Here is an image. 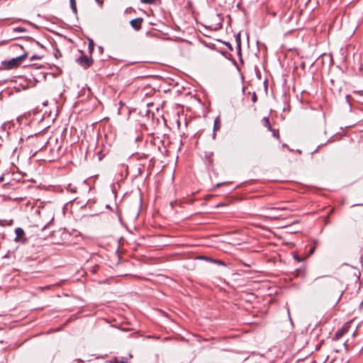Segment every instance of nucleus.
<instances>
[{
    "label": "nucleus",
    "mask_w": 363,
    "mask_h": 363,
    "mask_svg": "<svg viewBox=\"0 0 363 363\" xmlns=\"http://www.w3.org/2000/svg\"><path fill=\"white\" fill-rule=\"evenodd\" d=\"M294 258L296 261H298V262H302V261L303 260V258H301V257H299V256H298V255H296V254H294Z\"/></svg>",
    "instance_id": "f3484780"
},
{
    "label": "nucleus",
    "mask_w": 363,
    "mask_h": 363,
    "mask_svg": "<svg viewBox=\"0 0 363 363\" xmlns=\"http://www.w3.org/2000/svg\"><path fill=\"white\" fill-rule=\"evenodd\" d=\"M220 206H223V204L222 203L218 204L217 207H218Z\"/></svg>",
    "instance_id": "7c9ffc66"
},
{
    "label": "nucleus",
    "mask_w": 363,
    "mask_h": 363,
    "mask_svg": "<svg viewBox=\"0 0 363 363\" xmlns=\"http://www.w3.org/2000/svg\"><path fill=\"white\" fill-rule=\"evenodd\" d=\"M262 125L266 127L269 130H272L269 119L268 117H264L262 120Z\"/></svg>",
    "instance_id": "0eeeda50"
},
{
    "label": "nucleus",
    "mask_w": 363,
    "mask_h": 363,
    "mask_svg": "<svg viewBox=\"0 0 363 363\" xmlns=\"http://www.w3.org/2000/svg\"><path fill=\"white\" fill-rule=\"evenodd\" d=\"M30 41L32 44H35V45L39 46L40 48L45 49V47L42 44H40L39 42H38L32 38L30 39Z\"/></svg>",
    "instance_id": "f8f14e48"
},
{
    "label": "nucleus",
    "mask_w": 363,
    "mask_h": 363,
    "mask_svg": "<svg viewBox=\"0 0 363 363\" xmlns=\"http://www.w3.org/2000/svg\"><path fill=\"white\" fill-rule=\"evenodd\" d=\"M223 43L230 50H233V46L229 42H223Z\"/></svg>",
    "instance_id": "4be33fe9"
},
{
    "label": "nucleus",
    "mask_w": 363,
    "mask_h": 363,
    "mask_svg": "<svg viewBox=\"0 0 363 363\" xmlns=\"http://www.w3.org/2000/svg\"><path fill=\"white\" fill-rule=\"evenodd\" d=\"M235 40H236V46H237L238 45H241V40H240V34H238V35H236V39H235Z\"/></svg>",
    "instance_id": "a211bd4d"
},
{
    "label": "nucleus",
    "mask_w": 363,
    "mask_h": 363,
    "mask_svg": "<svg viewBox=\"0 0 363 363\" xmlns=\"http://www.w3.org/2000/svg\"><path fill=\"white\" fill-rule=\"evenodd\" d=\"M41 57L37 55H33V56H31L30 57V61H33V60H39L40 59Z\"/></svg>",
    "instance_id": "412c9836"
},
{
    "label": "nucleus",
    "mask_w": 363,
    "mask_h": 363,
    "mask_svg": "<svg viewBox=\"0 0 363 363\" xmlns=\"http://www.w3.org/2000/svg\"><path fill=\"white\" fill-rule=\"evenodd\" d=\"M257 96L256 93H255V92H254V93L252 94V101L253 103H255V102H257Z\"/></svg>",
    "instance_id": "6ab92c4d"
},
{
    "label": "nucleus",
    "mask_w": 363,
    "mask_h": 363,
    "mask_svg": "<svg viewBox=\"0 0 363 363\" xmlns=\"http://www.w3.org/2000/svg\"><path fill=\"white\" fill-rule=\"evenodd\" d=\"M110 363H128L126 361L124 360L123 357L119 358V357H114L111 360L109 361Z\"/></svg>",
    "instance_id": "6e6552de"
},
{
    "label": "nucleus",
    "mask_w": 363,
    "mask_h": 363,
    "mask_svg": "<svg viewBox=\"0 0 363 363\" xmlns=\"http://www.w3.org/2000/svg\"><path fill=\"white\" fill-rule=\"evenodd\" d=\"M16 238H14L15 242H20L25 243L27 241V239L23 238L25 235V232L21 228H16L15 229Z\"/></svg>",
    "instance_id": "20e7f679"
},
{
    "label": "nucleus",
    "mask_w": 363,
    "mask_h": 363,
    "mask_svg": "<svg viewBox=\"0 0 363 363\" xmlns=\"http://www.w3.org/2000/svg\"><path fill=\"white\" fill-rule=\"evenodd\" d=\"M216 134L215 131H213V138H216Z\"/></svg>",
    "instance_id": "cd10ccee"
},
{
    "label": "nucleus",
    "mask_w": 363,
    "mask_h": 363,
    "mask_svg": "<svg viewBox=\"0 0 363 363\" xmlns=\"http://www.w3.org/2000/svg\"><path fill=\"white\" fill-rule=\"evenodd\" d=\"M12 223H13V220H10L9 221V225H11Z\"/></svg>",
    "instance_id": "c85d7f7f"
},
{
    "label": "nucleus",
    "mask_w": 363,
    "mask_h": 363,
    "mask_svg": "<svg viewBox=\"0 0 363 363\" xmlns=\"http://www.w3.org/2000/svg\"><path fill=\"white\" fill-rule=\"evenodd\" d=\"M77 62L82 67L87 69L92 65L94 60L91 57L82 55L77 59Z\"/></svg>",
    "instance_id": "f03ea898"
},
{
    "label": "nucleus",
    "mask_w": 363,
    "mask_h": 363,
    "mask_svg": "<svg viewBox=\"0 0 363 363\" xmlns=\"http://www.w3.org/2000/svg\"><path fill=\"white\" fill-rule=\"evenodd\" d=\"M233 62L234 65H236V61L234 59L233 60Z\"/></svg>",
    "instance_id": "c756f323"
},
{
    "label": "nucleus",
    "mask_w": 363,
    "mask_h": 363,
    "mask_svg": "<svg viewBox=\"0 0 363 363\" xmlns=\"http://www.w3.org/2000/svg\"><path fill=\"white\" fill-rule=\"evenodd\" d=\"M49 224H50V223H48L47 225H45V226H43V230H45Z\"/></svg>",
    "instance_id": "bb28decb"
},
{
    "label": "nucleus",
    "mask_w": 363,
    "mask_h": 363,
    "mask_svg": "<svg viewBox=\"0 0 363 363\" xmlns=\"http://www.w3.org/2000/svg\"><path fill=\"white\" fill-rule=\"evenodd\" d=\"M28 56L27 52H24L23 55L18 56L16 57L12 58L11 60L9 61H4L3 62L4 67L6 69H13L15 67H17L21 62L26 59Z\"/></svg>",
    "instance_id": "f257e3e1"
},
{
    "label": "nucleus",
    "mask_w": 363,
    "mask_h": 363,
    "mask_svg": "<svg viewBox=\"0 0 363 363\" xmlns=\"http://www.w3.org/2000/svg\"><path fill=\"white\" fill-rule=\"evenodd\" d=\"M14 30H16V31H20V32H24V31H26V28H22V27H16V28H14Z\"/></svg>",
    "instance_id": "aec40b11"
},
{
    "label": "nucleus",
    "mask_w": 363,
    "mask_h": 363,
    "mask_svg": "<svg viewBox=\"0 0 363 363\" xmlns=\"http://www.w3.org/2000/svg\"><path fill=\"white\" fill-rule=\"evenodd\" d=\"M94 41L91 39L89 40V46H88V49H89V53L91 54V52H93L94 50Z\"/></svg>",
    "instance_id": "9d476101"
},
{
    "label": "nucleus",
    "mask_w": 363,
    "mask_h": 363,
    "mask_svg": "<svg viewBox=\"0 0 363 363\" xmlns=\"http://www.w3.org/2000/svg\"><path fill=\"white\" fill-rule=\"evenodd\" d=\"M226 183H227V182L218 183V184H216V187H217V188H218V187H220V186H221L222 185H223V184H226Z\"/></svg>",
    "instance_id": "393cba45"
},
{
    "label": "nucleus",
    "mask_w": 363,
    "mask_h": 363,
    "mask_svg": "<svg viewBox=\"0 0 363 363\" xmlns=\"http://www.w3.org/2000/svg\"><path fill=\"white\" fill-rule=\"evenodd\" d=\"M61 55H61V53H60V50H56V52H55V57L57 59H58L59 57H61Z\"/></svg>",
    "instance_id": "5701e85b"
},
{
    "label": "nucleus",
    "mask_w": 363,
    "mask_h": 363,
    "mask_svg": "<svg viewBox=\"0 0 363 363\" xmlns=\"http://www.w3.org/2000/svg\"><path fill=\"white\" fill-rule=\"evenodd\" d=\"M200 259L207 260V261H209V262H211L213 263H216V264H218L219 265H222V266L226 265L225 262L220 259H213L211 257H201Z\"/></svg>",
    "instance_id": "423d86ee"
},
{
    "label": "nucleus",
    "mask_w": 363,
    "mask_h": 363,
    "mask_svg": "<svg viewBox=\"0 0 363 363\" xmlns=\"http://www.w3.org/2000/svg\"><path fill=\"white\" fill-rule=\"evenodd\" d=\"M213 155V152H209L208 155H206V157L210 160Z\"/></svg>",
    "instance_id": "b1692460"
},
{
    "label": "nucleus",
    "mask_w": 363,
    "mask_h": 363,
    "mask_svg": "<svg viewBox=\"0 0 363 363\" xmlns=\"http://www.w3.org/2000/svg\"><path fill=\"white\" fill-rule=\"evenodd\" d=\"M9 124H4V125H2V127H3V128H4V129H6V127H7V126H9Z\"/></svg>",
    "instance_id": "a878e982"
},
{
    "label": "nucleus",
    "mask_w": 363,
    "mask_h": 363,
    "mask_svg": "<svg viewBox=\"0 0 363 363\" xmlns=\"http://www.w3.org/2000/svg\"><path fill=\"white\" fill-rule=\"evenodd\" d=\"M220 122L218 118H217L214 121L213 125V131H216V130H218L220 128Z\"/></svg>",
    "instance_id": "9b49d317"
},
{
    "label": "nucleus",
    "mask_w": 363,
    "mask_h": 363,
    "mask_svg": "<svg viewBox=\"0 0 363 363\" xmlns=\"http://www.w3.org/2000/svg\"><path fill=\"white\" fill-rule=\"evenodd\" d=\"M272 133V135L276 138H279V133L277 130L272 128V130H270Z\"/></svg>",
    "instance_id": "dca6fc26"
},
{
    "label": "nucleus",
    "mask_w": 363,
    "mask_h": 363,
    "mask_svg": "<svg viewBox=\"0 0 363 363\" xmlns=\"http://www.w3.org/2000/svg\"><path fill=\"white\" fill-rule=\"evenodd\" d=\"M155 0H140V2L143 4H152L155 3Z\"/></svg>",
    "instance_id": "2eb2a0df"
},
{
    "label": "nucleus",
    "mask_w": 363,
    "mask_h": 363,
    "mask_svg": "<svg viewBox=\"0 0 363 363\" xmlns=\"http://www.w3.org/2000/svg\"><path fill=\"white\" fill-rule=\"evenodd\" d=\"M70 6L73 13H77V7L75 0H69Z\"/></svg>",
    "instance_id": "1a4fd4ad"
},
{
    "label": "nucleus",
    "mask_w": 363,
    "mask_h": 363,
    "mask_svg": "<svg viewBox=\"0 0 363 363\" xmlns=\"http://www.w3.org/2000/svg\"><path fill=\"white\" fill-rule=\"evenodd\" d=\"M238 55L240 56V60L241 62H243L242 59L241 57V45H238L236 46Z\"/></svg>",
    "instance_id": "ddd939ff"
},
{
    "label": "nucleus",
    "mask_w": 363,
    "mask_h": 363,
    "mask_svg": "<svg viewBox=\"0 0 363 363\" xmlns=\"http://www.w3.org/2000/svg\"><path fill=\"white\" fill-rule=\"evenodd\" d=\"M143 21V18H137L130 21V26L136 30H140L142 28L141 22Z\"/></svg>",
    "instance_id": "39448f33"
},
{
    "label": "nucleus",
    "mask_w": 363,
    "mask_h": 363,
    "mask_svg": "<svg viewBox=\"0 0 363 363\" xmlns=\"http://www.w3.org/2000/svg\"><path fill=\"white\" fill-rule=\"evenodd\" d=\"M269 209H271V210H277V211H283V210H286V207L283 206H277V207H272Z\"/></svg>",
    "instance_id": "4468645a"
},
{
    "label": "nucleus",
    "mask_w": 363,
    "mask_h": 363,
    "mask_svg": "<svg viewBox=\"0 0 363 363\" xmlns=\"http://www.w3.org/2000/svg\"><path fill=\"white\" fill-rule=\"evenodd\" d=\"M351 325L350 322L346 323L341 328L338 329L335 333V340L340 339L347 332H348Z\"/></svg>",
    "instance_id": "7ed1b4c3"
}]
</instances>
